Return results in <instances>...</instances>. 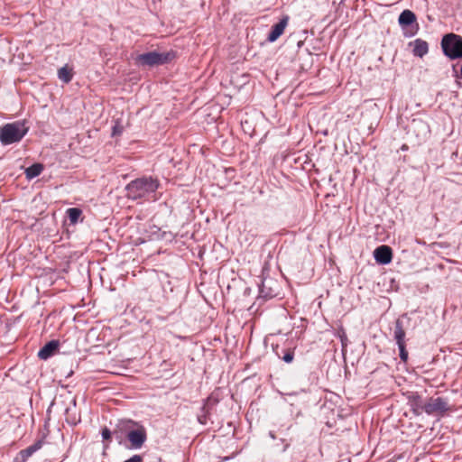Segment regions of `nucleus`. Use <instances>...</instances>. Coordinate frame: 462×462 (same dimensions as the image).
Instances as JSON below:
<instances>
[{
	"instance_id": "f257e3e1",
	"label": "nucleus",
	"mask_w": 462,
	"mask_h": 462,
	"mask_svg": "<svg viewBox=\"0 0 462 462\" xmlns=\"http://www.w3.org/2000/svg\"><path fill=\"white\" fill-rule=\"evenodd\" d=\"M158 188L159 181L157 179L152 177L138 178L126 185V198L133 200L148 199Z\"/></svg>"
},
{
	"instance_id": "f03ea898",
	"label": "nucleus",
	"mask_w": 462,
	"mask_h": 462,
	"mask_svg": "<svg viewBox=\"0 0 462 462\" xmlns=\"http://www.w3.org/2000/svg\"><path fill=\"white\" fill-rule=\"evenodd\" d=\"M27 132L28 128L20 122L6 124L0 127V142L4 145L18 143Z\"/></svg>"
},
{
	"instance_id": "7ed1b4c3",
	"label": "nucleus",
	"mask_w": 462,
	"mask_h": 462,
	"mask_svg": "<svg viewBox=\"0 0 462 462\" xmlns=\"http://www.w3.org/2000/svg\"><path fill=\"white\" fill-rule=\"evenodd\" d=\"M444 54L450 60L462 58V37L455 33H448L441 40Z\"/></svg>"
},
{
	"instance_id": "20e7f679",
	"label": "nucleus",
	"mask_w": 462,
	"mask_h": 462,
	"mask_svg": "<svg viewBox=\"0 0 462 462\" xmlns=\"http://www.w3.org/2000/svg\"><path fill=\"white\" fill-rule=\"evenodd\" d=\"M173 57L171 52L150 51L138 55L136 60L143 66H156L171 61Z\"/></svg>"
},
{
	"instance_id": "39448f33",
	"label": "nucleus",
	"mask_w": 462,
	"mask_h": 462,
	"mask_svg": "<svg viewBox=\"0 0 462 462\" xmlns=\"http://www.w3.org/2000/svg\"><path fill=\"white\" fill-rule=\"evenodd\" d=\"M405 336L406 332L402 326V321L401 319H397L395 321L393 337L398 345L400 350V358L402 362L406 363L408 360V351L406 350L405 346Z\"/></svg>"
},
{
	"instance_id": "423d86ee",
	"label": "nucleus",
	"mask_w": 462,
	"mask_h": 462,
	"mask_svg": "<svg viewBox=\"0 0 462 462\" xmlns=\"http://www.w3.org/2000/svg\"><path fill=\"white\" fill-rule=\"evenodd\" d=\"M260 297L273 299L280 294V286L277 281L272 278H264L259 286Z\"/></svg>"
},
{
	"instance_id": "0eeeda50",
	"label": "nucleus",
	"mask_w": 462,
	"mask_h": 462,
	"mask_svg": "<svg viewBox=\"0 0 462 462\" xmlns=\"http://www.w3.org/2000/svg\"><path fill=\"white\" fill-rule=\"evenodd\" d=\"M448 410V402L441 397H431L424 403V412H426L429 415L435 413L443 414Z\"/></svg>"
},
{
	"instance_id": "6e6552de",
	"label": "nucleus",
	"mask_w": 462,
	"mask_h": 462,
	"mask_svg": "<svg viewBox=\"0 0 462 462\" xmlns=\"http://www.w3.org/2000/svg\"><path fill=\"white\" fill-rule=\"evenodd\" d=\"M126 438L132 448H141L147 439L146 430L143 426H138L134 430H129Z\"/></svg>"
},
{
	"instance_id": "1a4fd4ad",
	"label": "nucleus",
	"mask_w": 462,
	"mask_h": 462,
	"mask_svg": "<svg viewBox=\"0 0 462 462\" xmlns=\"http://www.w3.org/2000/svg\"><path fill=\"white\" fill-rule=\"evenodd\" d=\"M374 257L380 264H388L393 259V250L388 245H380L374 251Z\"/></svg>"
},
{
	"instance_id": "9d476101",
	"label": "nucleus",
	"mask_w": 462,
	"mask_h": 462,
	"mask_svg": "<svg viewBox=\"0 0 462 462\" xmlns=\"http://www.w3.org/2000/svg\"><path fill=\"white\" fill-rule=\"evenodd\" d=\"M409 405L414 415L420 416L424 412V403L421 397L417 393H411L409 397Z\"/></svg>"
},
{
	"instance_id": "9b49d317",
	"label": "nucleus",
	"mask_w": 462,
	"mask_h": 462,
	"mask_svg": "<svg viewBox=\"0 0 462 462\" xmlns=\"http://www.w3.org/2000/svg\"><path fill=\"white\" fill-rule=\"evenodd\" d=\"M288 20L289 18L285 16L272 27V30L267 37L269 42H275L284 32V30L288 24Z\"/></svg>"
},
{
	"instance_id": "f8f14e48",
	"label": "nucleus",
	"mask_w": 462,
	"mask_h": 462,
	"mask_svg": "<svg viewBox=\"0 0 462 462\" xmlns=\"http://www.w3.org/2000/svg\"><path fill=\"white\" fill-rule=\"evenodd\" d=\"M135 422L133 420H121L116 425V428L114 430V435H116V439H119V442H121V439L124 435L127 437V432L129 430H134V427L135 426Z\"/></svg>"
},
{
	"instance_id": "ddd939ff",
	"label": "nucleus",
	"mask_w": 462,
	"mask_h": 462,
	"mask_svg": "<svg viewBox=\"0 0 462 462\" xmlns=\"http://www.w3.org/2000/svg\"><path fill=\"white\" fill-rule=\"evenodd\" d=\"M43 445V439H39L35 441L32 445L29 446L28 448L22 449L19 454L18 457L20 458L21 462H25L34 452L39 450Z\"/></svg>"
},
{
	"instance_id": "4468645a",
	"label": "nucleus",
	"mask_w": 462,
	"mask_h": 462,
	"mask_svg": "<svg viewBox=\"0 0 462 462\" xmlns=\"http://www.w3.org/2000/svg\"><path fill=\"white\" fill-rule=\"evenodd\" d=\"M217 402V399H213L211 396H209L206 402L203 407L201 408V414L198 415V420L200 424L205 425L208 422V417L210 413L209 406L214 405Z\"/></svg>"
},
{
	"instance_id": "2eb2a0df",
	"label": "nucleus",
	"mask_w": 462,
	"mask_h": 462,
	"mask_svg": "<svg viewBox=\"0 0 462 462\" xmlns=\"http://www.w3.org/2000/svg\"><path fill=\"white\" fill-rule=\"evenodd\" d=\"M59 346L58 342L51 340L48 342L38 352V356L40 359L46 360L50 356H51L54 352L57 350Z\"/></svg>"
},
{
	"instance_id": "dca6fc26",
	"label": "nucleus",
	"mask_w": 462,
	"mask_h": 462,
	"mask_svg": "<svg viewBox=\"0 0 462 462\" xmlns=\"http://www.w3.org/2000/svg\"><path fill=\"white\" fill-rule=\"evenodd\" d=\"M429 51V45L427 42L417 39L414 42V48H413V53L415 56L418 57H423L425 54H427Z\"/></svg>"
},
{
	"instance_id": "f3484780",
	"label": "nucleus",
	"mask_w": 462,
	"mask_h": 462,
	"mask_svg": "<svg viewBox=\"0 0 462 462\" xmlns=\"http://www.w3.org/2000/svg\"><path fill=\"white\" fill-rule=\"evenodd\" d=\"M416 21V15L410 10H404L399 16V23L401 25H410Z\"/></svg>"
},
{
	"instance_id": "a211bd4d",
	"label": "nucleus",
	"mask_w": 462,
	"mask_h": 462,
	"mask_svg": "<svg viewBox=\"0 0 462 462\" xmlns=\"http://www.w3.org/2000/svg\"><path fill=\"white\" fill-rule=\"evenodd\" d=\"M43 171V166L41 163H34L25 170V174L28 179H33L39 176Z\"/></svg>"
},
{
	"instance_id": "6ab92c4d",
	"label": "nucleus",
	"mask_w": 462,
	"mask_h": 462,
	"mask_svg": "<svg viewBox=\"0 0 462 462\" xmlns=\"http://www.w3.org/2000/svg\"><path fill=\"white\" fill-rule=\"evenodd\" d=\"M58 76L60 80L69 83L73 78V71L68 66H64L59 69Z\"/></svg>"
},
{
	"instance_id": "aec40b11",
	"label": "nucleus",
	"mask_w": 462,
	"mask_h": 462,
	"mask_svg": "<svg viewBox=\"0 0 462 462\" xmlns=\"http://www.w3.org/2000/svg\"><path fill=\"white\" fill-rule=\"evenodd\" d=\"M68 217L71 224H76L82 215V210L78 208H70L67 210Z\"/></svg>"
},
{
	"instance_id": "412c9836",
	"label": "nucleus",
	"mask_w": 462,
	"mask_h": 462,
	"mask_svg": "<svg viewBox=\"0 0 462 462\" xmlns=\"http://www.w3.org/2000/svg\"><path fill=\"white\" fill-rule=\"evenodd\" d=\"M241 126L244 130V132L250 136L254 134V127L252 125V124L249 122L248 119H245V121H241Z\"/></svg>"
},
{
	"instance_id": "4be33fe9",
	"label": "nucleus",
	"mask_w": 462,
	"mask_h": 462,
	"mask_svg": "<svg viewBox=\"0 0 462 462\" xmlns=\"http://www.w3.org/2000/svg\"><path fill=\"white\" fill-rule=\"evenodd\" d=\"M293 357H294V353L291 350H287L285 352L284 356H282V359L286 363H291L293 360Z\"/></svg>"
},
{
	"instance_id": "5701e85b",
	"label": "nucleus",
	"mask_w": 462,
	"mask_h": 462,
	"mask_svg": "<svg viewBox=\"0 0 462 462\" xmlns=\"http://www.w3.org/2000/svg\"><path fill=\"white\" fill-rule=\"evenodd\" d=\"M111 435H112V432L110 431L109 429L107 428H104L102 430V438L105 439V440H110L111 439Z\"/></svg>"
},
{
	"instance_id": "b1692460",
	"label": "nucleus",
	"mask_w": 462,
	"mask_h": 462,
	"mask_svg": "<svg viewBox=\"0 0 462 462\" xmlns=\"http://www.w3.org/2000/svg\"><path fill=\"white\" fill-rule=\"evenodd\" d=\"M123 131V126L119 125V123L116 121V125L113 127V135L120 134Z\"/></svg>"
},
{
	"instance_id": "393cba45",
	"label": "nucleus",
	"mask_w": 462,
	"mask_h": 462,
	"mask_svg": "<svg viewBox=\"0 0 462 462\" xmlns=\"http://www.w3.org/2000/svg\"><path fill=\"white\" fill-rule=\"evenodd\" d=\"M339 337H340V340H341V343H342V347L344 349L346 346V344H347V337L346 335V332L342 331L341 333H339Z\"/></svg>"
},
{
	"instance_id": "a878e982",
	"label": "nucleus",
	"mask_w": 462,
	"mask_h": 462,
	"mask_svg": "<svg viewBox=\"0 0 462 462\" xmlns=\"http://www.w3.org/2000/svg\"><path fill=\"white\" fill-rule=\"evenodd\" d=\"M124 462H143V457L140 455H134L129 459Z\"/></svg>"
},
{
	"instance_id": "bb28decb",
	"label": "nucleus",
	"mask_w": 462,
	"mask_h": 462,
	"mask_svg": "<svg viewBox=\"0 0 462 462\" xmlns=\"http://www.w3.org/2000/svg\"><path fill=\"white\" fill-rule=\"evenodd\" d=\"M401 150H402V151H408V150H409V146H408L407 144H405V143H404V144H402V145L401 146Z\"/></svg>"
},
{
	"instance_id": "cd10ccee",
	"label": "nucleus",
	"mask_w": 462,
	"mask_h": 462,
	"mask_svg": "<svg viewBox=\"0 0 462 462\" xmlns=\"http://www.w3.org/2000/svg\"><path fill=\"white\" fill-rule=\"evenodd\" d=\"M71 423H72V424H76V423H77V421H76V420H72V421H71Z\"/></svg>"
}]
</instances>
